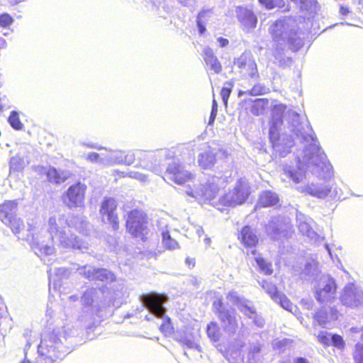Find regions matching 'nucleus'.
Returning <instances> with one entry per match:
<instances>
[{"instance_id":"27","label":"nucleus","mask_w":363,"mask_h":363,"mask_svg":"<svg viewBox=\"0 0 363 363\" xmlns=\"http://www.w3.org/2000/svg\"><path fill=\"white\" fill-rule=\"evenodd\" d=\"M203 57L206 66L211 70L213 71L216 74L221 72L222 65L211 48L206 47L203 48Z\"/></svg>"},{"instance_id":"18","label":"nucleus","mask_w":363,"mask_h":363,"mask_svg":"<svg viewBox=\"0 0 363 363\" xmlns=\"http://www.w3.org/2000/svg\"><path fill=\"white\" fill-rule=\"evenodd\" d=\"M117 207L116 201L113 198H106L101 205L100 214L103 220H107V222L112 224L114 229L118 228V218L116 213Z\"/></svg>"},{"instance_id":"40","label":"nucleus","mask_w":363,"mask_h":363,"mask_svg":"<svg viewBox=\"0 0 363 363\" xmlns=\"http://www.w3.org/2000/svg\"><path fill=\"white\" fill-rule=\"evenodd\" d=\"M207 335L213 342H217L220 336V328L216 323L211 322L207 326Z\"/></svg>"},{"instance_id":"8","label":"nucleus","mask_w":363,"mask_h":363,"mask_svg":"<svg viewBox=\"0 0 363 363\" xmlns=\"http://www.w3.org/2000/svg\"><path fill=\"white\" fill-rule=\"evenodd\" d=\"M141 302L152 314L160 318H166L167 323L161 325V330H163L165 328H168L169 325L170 319L164 317L165 308L163 304L167 301V296L162 294L152 293L149 294H144L140 298Z\"/></svg>"},{"instance_id":"4","label":"nucleus","mask_w":363,"mask_h":363,"mask_svg":"<svg viewBox=\"0 0 363 363\" xmlns=\"http://www.w3.org/2000/svg\"><path fill=\"white\" fill-rule=\"evenodd\" d=\"M269 32L274 41L281 46L288 45L297 51L303 45L304 33L298 26L294 17H287L275 21L269 28Z\"/></svg>"},{"instance_id":"62","label":"nucleus","mask_w":363,"mask_h":363,"mask_svg":"<svg viewBox=\"0 0 363 363\" xmlns=\"http://www.w3.org/2000/svg\"><path fill=\"white\" fill-rule=\"evenodd\" d=\"M340 12L342 15H347L350 13V11H349L348 8L341 6L340 9Z\"/></svg>"},{"instance_id":"37","label":"nucleus","mask_w":363,"mask_h":363,"mask_svg":"<svg viewBox=\"0 0 363 363\" xmlns=\"http://www.w3.org/2000/svg\"><path fill=\"white\" fill-rule=\"evenodd\" d=\"M315 320L318 321V324L323 327H326L327 323L330 322L331 320H336L337 316L336 314H331L330 318L328 317V313L325 311H318L315 316Z\"/></svg>"},{"instance_id":"45","label":"nucleus","mask_w":363,"mask_h":363,"mask_svg":"<svg viewBox=\"0 0 363 363\" xmlns=\"http://www.w3.org/2000/svg\"><path fill=\"white\" fill-rule=\"evenodd\" d=\"M10 125L16 130H21L23 124L21 122L18 114L16 111H12L9 117Z\"/></svg>"},{"instance_id":"53","label":"nucleus","mask_w":363,"mask_h":363,"mask_svg":"<svg viewBox=\"0 0 363 363\" xmlns=\"http://www.w3.org/2000/svg\"><path fill=\"white\" fill-rule=\"evenodd\" d=\"M331 336V334L323 331L318 334V339L322 344H323L325 346H328L330 344Z\"/></svg>"},{"instance_id":"51","label":"nucleus","mask_w":363,"mask_h":363,"mask_svg":"<svg viewBox=\"0 0 363 363\" xmlns=\"http://www.w3.org/2000/svg\"><path fill=\"white\" fill-rule=\"evenodd\" d=\"M355 363H363V345L357 344L354 352Z\"/></svg>"},{"instance_id":"52","label":"nucleus","mask_w":363,"mask_h":363,"mask_svg":"<svg viewBox=\"0 0 363 363\" xmlns=\"http://www.w3.org/2000/svg\"><path fill=\"white\" fill-rule=\"evenodd\" d=\"M330 342H332L333 345L337 349L342 350L345 347V341L339 335H333L331 336Z\"/></svg>"},{"instance_id":"32","label":"nucleus","mask_w":363,"mask_h":363,"mask_svg":"<svg viewBox=\"0 0 363 363\" xmlns=\"http://www.w3.org/2000/svg\"><path fill=\"white\" fill-rule=\"evenodd\" d=\"M274 104V100H269L267 99H257L254 101L251 107V112L255 116H259L262 114L266 109L272 107Z\"/></svg>"},{"instance_id":"28","label":"nucleus","mask_w":363,"mask_h":363,"mask_svg":"<svg viewBox=\"0 0 363 363\" xmlns=\"http://www.w3.org/2000/svg\"><path fill=\"white\" fill-rule=\"evenodd\" d=\"M239 239L241 240L242 244L249 249H252L255 247L258 242V238L256 233L253 229L249 226H245L242 229Z\"/></svg>"},{"instance_id":"20","label":"nucleus","mask_w":363,"mask_h":363,"mask_svg":"<svg viewBox=\"0 0 363 363\" xmlns=\"http://www.w3.org/2000/svg\"><path fill=\"white\" fill-rule=\"evenodd\" d=\"M235 65L240 69V72L250 77L257 75V65L252 59L251 55L243 53L240 57L235 61Z\"/></svg>"},{"instance_id":"9","label":"nucleus","mask_w":363,"mask_h":363,"mask_svg":"<svg viewBox=\"0 0 363 363\" xmlns=\"http://www.w3.org/2000/svg\"><path fill=\"white\" fill-rule=\"evenodd\" d=\"M249 184L244 179H240L233 190L229 191L218 199V203L223 206H235L242 204L250 194Z\"/></svg>"},{"instance_id":"56","label":"nucleus","mask_w":363,"mask_h":363,"mask_svg":"<svg viewBox=\"0 0 363 363\" xmlns=\"http://www.w3.org/2000/svg\"><path fill=\"white\" fill-rule=\"evenodd\" d=\"M13 22V18L7 13L0 15V26L8 27Z\"/></svg>"},{"instance_id":"35","label":"nucleus","mask_w":363,"mask_h":363,"mask_svg":"<svg viewBox=\"0 0 363 363\" xmlns=\"http://www.w3.org/2000/svg\"><path fill=\"white\" fill-rule=\"evenodd\" d=\"M274 301L278 303L284 309L291 312L294 315H296L298 312L297 306L294 305L283 294L279 295Z\"/></svg>"},{"instance_id":"36","label":"nucleus","mask_w":363,"mask_h":363,"mask_svg":"<svg viewBox=\"0 0 363 363\" xmlns=\"http://www.w3.org/2000/svg\"><path fill=\"white\" fill-rule=\"evenodd\" d=\"M260 345L257 342L250 343L247 352V362L256 363L257 359H259L260 352Z\"/></svg>"},{"instance_id":"11","label":"nucleus","mask_w":363,"mask_h":363,"mask_svg":"<svg viewBox=\"0 0 363 363\" xmlns=\"http://www.w3.org/2000/svg\"><path fill=\"white\" fill-rule=\"evenodd\" d=\"M213 308L214 311L218 314V317L221 322L224 330L230 334L235 333L238 328L235 310L225 308L220 299L213 302Z\"/></svg>"},{"instance_id":"33","label":"nucleus","mask_w":363,"mask_h":363,"mask_svg":"<svg viewBox=\"0 0 363 363\" xmlns=\"http://www.w3.org/2000/svg\"><path fill=\"white\" fill-rule=\"evenodd\" d=\"M102 164L108 165L114 163H121L123 159V152L120 150H107L104 152Z\"/></svg>"},{"instance_id":"54","label":"nucleus","mask_w":363,"mask_h":363,"mask_svg":"<svg viewBox=\"0 0 363 363\" xmlns=\"http://www.w3.org/2000/svg\"><path fill=\"white\" fill-rule=\"evenodd\" d=\"M104 153H96L91 152L87 155L86 160L96 163L102 164V159L104 157Z\"/></svg>"},{"instance_id":"16","label":"nucleus","mask_w":363,"mask_h":363,"mask_svg":"<svg viewBox=\"0 0 363 363\" xmlns=\"http://www.w3.org/2000/svg\"><path fill=\"white\" fill-rule=\"evenodd\" d=\"M340 301L344 306L355 308L363 303V291L354 284L346 285L340 296Z\"/></svg>"},{"instance_id":"55","label":"nucleus","mask_w":363,"mask_h":363,"mask_svg":"<svg viewBox=\"0 0 363 363\" xmlns=\"http://www.w3.org/2000/svg\"><path fill=\"white\" fill-rule=\"evenodd\" d=\"M177 340L182 345L186 346L189 348L197 350L199 348V346L197 345V343L191 339H188L186 337H181L179 339L177 338Z\"/></svg>"},{"instance_id":"38","label":"nucleus","mask_w":363,"mask_h":363,"mask_svg":"<svg viewBox=\"0 0 363 363\" xmlns=\"http://www.w3.org/2000/svg\"><path fill=\"white\" fill-rule=\"evenodd\" d=\"M260 285L274 301L281 294L277 291V288L274 284L266 280L260 282Z\"/></svg>"},{"instance_id":"39","label":"nucleus","mask_w":363,"mask_h":363,"mask_svg":"<svg viewBox=\"0 0 363 363\" xmlns=\"http://www.w3.org/2000/svg\"><path fill=\"white\" fill-rule=\"evenodd\" d=\"M255 259L259 267V271L264 274L270 275L273 272L272 265L260 257H255Z\"/></svg>"},{"instance_id":"31","label":"nucleus","mask_w":363,"mask_h":363,"mask_svg":"<svg viewBox=\"0 0 363 363\" xmlns=\"http://www.w3.org/2000/svg\"><path fill=\"white\" fill-rule=\"evenodd\" d=\"M46 175L50 182L59 184L69 179L71 176V173L67 170L57 169L55 167H50Z\"/></svg>"},{"instance_id":"25","label":"nucleus","mask_w":363,"mask_h":363,"mask_svg":"<svg viewBox=\"0 0 363 363\" xmlns=\"http://www.w3.org/2000/svg\"><path fill=\"white\" fill-rule=\"evenodd\" d=\"M320 270L317 261L313 259H308L301 273V279L312 281L317 280L320 276Z\"/></svg>"},{"instance_id":"44","label":"nucleus","mask_w":363,"mask_h":363,"mask_svg":"<svg viewBox=\"0 0 363 363\" xmlns=\"http://www.w3.org/2000/svg\"><path fill=\"white\" fill-rule=\"evenodd\" d=\"M281 50H283L282 48H281L280 50L277 48L274 52V57L277 60L279 66H289L291 63V59L290 57H285L281 52Z\"/></svg>"},{"instance_id":"5","label":"nucleus","mask_w":363,"mask_h":363,"mask_svg":"<svg viewBox=\"0 0 363 363\" xmlns=\"http://www.w3.org/2000/svg\"><path fill=\"white\" fill-rule=\"evenodd\" d=\"M66 337L62 329L44 335L38 346L39 356L37 363H58V359L65 357L69 349L64 345Z\"/></svg>"},{"instance_id":"59","label":"nucleus","mask_w":363,"mask_h":363,"mask_svg":"<svg viewBox=\"0 0 363 363\" xmlns=\"http://www.w3.org/2000/svg\"><path fill=\"white\" fill-rule=\"evenodd\" d=\"M217 43H218L219 47L225 48L229 44V40L227 38H224L223 37L217 38Z\"/></svg>"},{"instance_id":"47","label":"nucleus","mask_w":363,"mask_h":363,"mask_svg":"<svg viewBox=\"0 0 363 363\" xmlns=\"http://www.w3.org/2000/svg\"><path fill=\"white\" fill-rule=\"evenodd\" d=\"M127 177L136 179L141 183H146L148 182V178L146 174L135 170L127 172Z\"/></svg>"},{"instance_id":"6","label":"nucleus","mask_w":363,"mask_h":363,"mask_svg":"<svg viewBox=\"0 0 363 363\" xmlns=\"http://www.w3.org/2000/svg\"><path fill=\"white\" fill-rule=\"evenodd\" d=\"M272 119L269 122V140L274 152L281 157H285L291 151L294 146V140L291 135L286 133H279L282 125V116L286 110V106L282 104H277L274 101L272 105Z\"/></svg>"},{"instance_id":"1","label":"nucleus","mask_w":363,"mask_h":363,"mask_svg":"<svg viewBox=\"0 0 363 363\" xmlns=\"http://www.w3.org/2000/svg\"><path fill=\"white\" fill-rule=\"evenodd\" d=\"M287 114L291 131L301 140L304 149L302 155L298 157L296 166H286L284 174L294 184H299L306 178L305 167L317 177H331L333 167L321 151L309 122H301L300 115L294 111H289Z\"/></svg>"},{"instance_id":"10","label":"nucleus","mask_w":363,"mask_h":363,"mask_svg":"<svg viewBox=\"0 0 363 363\" xmlns=\"http://www.w3.org/2000/svg\"><path fill=\"white\" fill-rule=\"evenodd\" d=\"M316 300L325 303L335 298L337 291L335 280L328 274H321L314 286Z\"/></svg>"},{"instance_id":"13","label":"nucleus","mask_w":363,"mask_h":363,"mask_svg":"<svg viewBox=\"0 0 363 363\" xmlns=\"http://www.w3.org/2000/svg\"><path fill=\"white\" fill-rule=\"evenodd\" d=\"M135 157H137L139 160V166L148 169L151 172L157 171V164H152V162H146V160H151L154 158V154L152 152H149L140 150H138L135 152H128L125 153L123 152V160L121 163H123L126 165H131L133 164Z\"/></svg>"},{"instance_id":"43","label":"nucleus","mask_w":363,"mask_h":363,"mask_svg":"<svg viewBox=\"0 0 363 363\" xmlns=\"http://www.w3.org/2000/svg\"><path fill=\"white\" fill-rule=\"evenodd\" d=\"M269 91V89L267 88L265 86L257 84H255L250 90H247L245 92H242V94L251 95V96H259V95H263L267 93ZM242 94V92H240V95Z\"/></svg>"},{"instance_id":"22","label":"nucleus","mask_w":363,"mask_h":363,"mask_svg":"<svg viewBox=\"0 0 363 363\" xmlns=\"http://www.w3.org/2000/svg\"><path fill=\"white\" fill-rule=\"evenodd\" d=\"M296 220L300 233L307 236L310 240L316 241L318 238V235L313 230L311 226L312 219L301 213H297Z\"/></svg>"},{"instance_id":"61","label":"nucleus","mask_w":363,"mask_h":363,"mask_svg":"<svg viewBox=\"0 0 363 363\" xmlns=\"http://www.w3.org/2000/svg\"><path fill=\"white\" fill-rule=\"evenodd\" d=\"M184 6H191L194 4V0H178Z\"/></svg>"},{"instance_id":"58","label":"nucleus","mask_w":363,"mask_h":363,"mask_svg":"<svg viewBox=\"0 0 363 363\" xmlns=\"http://www.w3.org/2000/svg\"><path fill=\"white\" fill-rule=\"evenodd\" d=\"M54 273L55 276L59 279L67 277L69 275L68 270L63 267L55 269Z\"/></svg>"},{"instance_id":"24","label":"nucleus","mask_w":363,"mask_h":363,"mask_svg":"<svg viewBox=\"0 0 363 363\" xmlns=\"http://www.w3.org/2000/svg\"><path fill=\"white\" fill-rule=\"evenodd\" d=\"M218 154L227 157L225 150H219L217 153H215L210 147H208L207 150L199 155L198 163L199 166L204 169H211L215 164L216 155Z\"/></svg>"},{"instance_id":"42","label":"nucleus","mask_w":363,"mask_h":363,"mask_svg":"<svg viewBox=\"0 0 363 363\" xmlns=\"http://www.w3.org/2000/svg\"><path fill=\"white\" fill-rule=\"evenodd\" d=\"M11 222L4 223L9 226L14 234L20 233L24 228V224L21 219L16 218V216L10 219Z\"/></svg>"},{"instance_id":"17","label":"nucleus","mask_w":363,"mask_h":363,"mask_svg":"<svg viewBox=\"0 0 363 363\" xmlns=\"http://www.w3.org/2000/svg\"><path fill=\"white\" fill-rule=\"evenodd\" d=\"M79 273L89 280H99L101 281H113L115 276L113 273L106 269H96L92 266H83L77 269Z\"/></svg>"},{"instance_id":"26","label":"nucleus","mask_w":363,"mask_h":363,"mask_svg":"<svg viewBox=\"0 0 363 363\" xmlns=\"http://www.w3.org/2000/svg\"><path fill=\"white\" fill-rule=\"evenodd\" d=\"M297 189L302 193H307L311 196L318 197L319 199L325 198L329 193L330 189H328V186L325 185H317L311 184L307 186H299Z\"/></svg>"},{"instance_id":"60","label":"nucleus","mask_w":363,"mask_h":363,"mask_svg":"<svg viewBox=\"0 0 363 363\" xmlns=\"http://www.w3.org/2000/svg\"><path fill=\"white\" fill-rule=\"evenodd\" d=\"M301 303L306 307L307 309H311L313 306V302L311 300L308 299H302Z\"/></svg>"},{"instance_id":"64","label":"nucleus","mask_w":363,"mask_h":363,"mask_svg":"<svg viewBox=\"0 0 363 363\" xmlns=\"http://www.w3.org/2000/svg\"><path fill=\"white\" fill-rule=\"evenodd\" d=\"M296 363H309V362L306 359L301 357V358H298L296 360Z\"/></svg>"},{"instance_id":"63","label":"nucleus","mask_w":363,"mask_h":363,"mask_svg":"<svg viewBox=\"0 0 363 363\" xmlns=\"http://www.w3.org/2000/svg\"><path fill=\"white\" fill-rule=\"evenodd\" d=\"M196 233L200 237L203 233V228L201 226L196 227Z\"/></svg>"},{"instance_id":"19","label":"nucleus","mask_w":363,"mask_h":363,"mask_svg":"<svg viewBox=\"0 0 363 363\" xmlns=\"http://www.w3.org/2000/svg\"><path fill=\"white\" fill-rule=\"evenodd\" d=\"M158 230L162 236L163 247L169 250H174L179 248L178 242L173 239L169 233V226L165 218H161L157 221Z\"/></svg>"},{"instance_id":"2","label":"nucleus","mask_w":363,"mask_h":363,"mask_svg":"<svg viewBox=\"0 0 363 363\" xmlns=\"http://www.w3.org/2000/svg\"><path fill=\"white\" fill-rule=\"evenodd\" d=\"M227 179V177L212 176L202 183L199 179H196L194 174L174 161L168 164L164 177V180L173 182L179 185L187 184L184 191L188 196L199 203L208 202L213 205L217 203L216 199L219 191L226 186Z\"/></svg>"},{"instance_id":"48","label":"nucleus","mask_w":363,"mask_h":363,"mask_svg":"<svg viewBox=\"0 0 363 363\" xmlns=\"http://www.w3.org/2000/svg\"><path fill=\"white\" fill-rule=\"evenodd\" d=\"M233 83L230 82H227L225 84V86H223L221 90L220 95L222 97V100L225 105L227 104L228 99L230 95Z\"/></svg>"},{"instance_id":"14","label":"nucleus","mask_w":363,"mask_h":363,"mask_svg":"<svg viewBox=\"0 0 363 363\" xmlns=\"http://www.w3.org/2000/svg\"><path fill=\"white\" fill-rule=\"evenodd\" d=\"M86 190V186L81 182L70 186L62 196L64 203L70 208L82 206Z\"/></svg>"},{"instance_id":"34","label":"nucleus","mask_w":363,"mask_h":363,"mask_svg":"<svg viewBox=\"0 0 363 363\" xmlns=\"http://www.w3.org/2000/svg\"><path fill=\"white\" fill-rule=\"evenodd\" d=\"M278 201L279 197L277 194L272 191H262L259 199V203L264 207L274 206Z\"/></svg>"},{"instance_id":"41","label":"nucleus","mask_w":363,"mask_h":363,"mask_svg":"<svg viewBox=\"0 0 363 363\" xmlns=\"http://www.w3.org/2000/svg\"><path fill=\"white\" fill-rule=\"evenodd\" d=\"M99 291L95 289H90L86 290L83 296L82 297V301L83 304L86 306H91L92 303L97 298Z\"/></svg>"},{"instance_id":"3","label":"nucleus","mask_w":363,"mask_h":363,"mask_svg":"<svg viewBox=\"0 0 363 363\" xmlns=\"http://www.w3.org/2000/svg\"><path fill=\"white\" fill-rule=\"evenodd\" d=\"M73 227L85 235H89L92 225L82 217H74L68 223L62 215L51 216L48 220V238L62 250H74L82 252L89 249L87 242L82 241L69 229Z\"/></svg>"},{"instance_id":"57","label":"nucleus","mask_w":363,"mask_h":363,"mask_svg":"<svg viewBox=\"0 0 363 363\" xmlns=\"http://www.w3.org/2000/svg\"><path fill=\"white\" fill-rule=\"evenodd\" d=\"M217 111H218V104L216 103V101L214 99L213 101L211 113V116H210V118H209V121H208L209 125H212L213 123V122L216 119V115H217Z\"/></svg>"},{"instance_id":"7","label":"nucleus","mask_w":363,"mask_h":363,"mask_svg":"<svg viewBox=\"0 0 363 363\" xmlns=\"http://www.w3.org/2000/svg\"><path fill=\"white\" fill-rule=\"evenodd\" d=\"M126 228L133 237L145 240L149 229L146 215L140 210H133L128 214Z\"/></svg>"},{"instance_id":"50","label":"nucleus","mask_w":363,"mask_h":363,"mask_svg":"<svg viewBox=\"0 0 363 363\" xmlns=\"http://www.w3.org/2000/svg\"><path fill=\"white\" fill-rule=\"evenodd\" d=\"M259 2L267 9H272L277 6L281 7L282 0H259Z\"/></svg>"},{"instance_id":"29","label":"nucleus","mask_w":363,"mask_h":363,"mask_svg":"<svg viewBox=\"0 0 363 363\" xmlns=\"http://www.w3.org/2000/svg\"><path fill=\"white\" fill-rule=\"evenodd\" d=\"M17 203L8 201L0 206V219L3 223L11 222L10 219L16 216Z\"/></svg>"},{"instance_id":"15","label":"nucleus","mask_w":363,"mask_h":363,"mask_svg":"<svg viewBox=\"0 0 363 363\" xmlns=\"http://www.w3.org/2000/svg\"><path fill=\"white\" fill-rule=\"evenodd\" d=\"M235 13L243 31L250 33L256 28L258 20L252 9L246 6H237Z\"/></svg>"},{"instance_id":"12","label":"nucleus","mask_w":363,"mask_h":363,"mask_svg":"<svg viewBox=\"0 0 363 363\" xmlns=\"http://www.w3.org/2000/svg\"><path fill=\"white\" fill-rule=\"evenodd\" d=\"M292 231L290 219L286 217L272 218L266 226L267 233L274 240L288 236Z\"/></svg>"},{"instance_id":"30","label":"nucleus","mask_w":363,"mask_h":363,"mask_svg":"<svg viewBox=\"0 0 363 363\" xmlns=\"http://www.w3.org/2000/svg\"><path fill=\"white\" fill-rule=\"evenodd\" d=\"M229 301L235 305L244 314H248V311L252 312L251 303L243 298L238 296L235 291H230L227 296Z\"/></svg>"},{"instance_id":"49","label":"nucleus","mask_w":363,"mask_h":363,"mask_svg":"<svg viewBox=\"0 0 363 363\" xmlns=\"http://www.w3.org/2000/svg\"><path fill=\"white\" fill-rule=\"evenodd\" d=\"M209 12H210V11H201L199 13V14L197 16L196 23H197V26H198L199 31L200 34H203L206 30V28H205V25H204L205 22H204V21H203V18L204 16V14L208 13Z\"/></svg>"},{"instance_id":"23","label":"nucleus","mask_w":363,"mask_h":363,"mask_svg":"<svg viewBox=\"0 0 363 363\" xmlns=\"http://www.w3.org/2000/svg\"><path fill=\"white\" fill-rule=\"evenodd\" d=\"M44 237L45 236L40 233L33 236V248L35 253L40 257L53 255L55 252V248L53 245H50L46 242Z\"/></svg>"},{"instance_id":"46","label":"nucleus","mask_w":363,"mask_h":363,"mask_svg":"<svg viewBox=\"0 0 363 363\" xmlns=\"http://www.w3.org/2000/svg\"><path fill=\"white\" fill-rule=\"evenodd\" d=\"M250 319L253 320V323L258 327H262L264 324V320L262 316L258 315L254 308L252 306V312L248 311V314H245Z\"/></svg>"},{"instance_id":"21","label":"nucleus","mask_w":363,"mask_h":363,"mask_svg":"<svg viewBox=\"0 0 363 363\" xmlns=\"http://www.w3.org/2000/svg\"><path fill=\"white\" fill-rule=\"evenodd\" d=\"M28 151L26 147H21L19 152L9 161V173L21 172L30 163Z\"/></svg>"}]
</instances>
